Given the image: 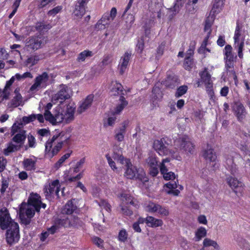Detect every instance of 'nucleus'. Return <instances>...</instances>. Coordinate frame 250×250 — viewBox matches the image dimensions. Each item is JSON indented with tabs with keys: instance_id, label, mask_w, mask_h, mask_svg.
I'll return each mask as SVG.
<instances>
[{
	"instance_id": "f257e3e1",
	"label": "nucleus",
	"mask_w": 250,
	"mask_h": 250,
	"mask_svg": "<svg viewBox=\"0 0 250 250\" xmlns=\"http://www.w3.org/2000/svg\"><path fill=\"white\" fill-rule=\"evenodd\" d=\"M0 228L2 230L8 229L6 241L9 244L11 245L19 240V225L11 219L8 210L5 207L0 210Z\"/></svg>"
},
{
	"instance_id": "f03ea898",
	"label": "nucleus",
	"mask_w": 250,
	"mask_h": 250,
	"mask_svg": "<svg viewBox=\"0 0 250 250\" xmlns=\"http://www.w3.org/2000/svg\"><path fill=\"white\" fill-rule=\"evenodd\" d=\"M41 203V197L37 193H32L28 198V203H22L19 209V215L22 223L25 225L31 222V218L35 211H39V204Z\"/></svg>"
},
{
	"instance_id": "7ed1b4c3",
	"label": "nucleus",
	"mask_w": 250,
	"mask_h": 250,
	"mask_svg": "<svg viewBox=\"0 0 250 250\" xmlns=\"http://www.w3.org/2000/svg\"><path fill=\"white\" fill-rule=\"evenodd\" d=\"M25 132L26 131L24 130H20L19 132L13 137L12 140L17 144H14L12 142L9 143L8 147L3 150V153L5 155L8 156L10 153L21 149L26 137Z\"/></svg>"
},
{
	"instance_id": "20e7f679",
	"label": "nucleus",
	"mask_w": 250,
	"mask_h": 250,
	"mask_svg": "<svg viewBox=\"0 0 250 250\" xmlns=\"http://www.w3.org/2000/svg\"><path fill=\"white\" fill-rule=\"evenodd\" d=\"M124 176L129 179H136L143 181L145 177V172L142 168H137L130 163L125 167Z\"/></svg>"
},
{
	"instance_id": "39448f33",
	"label": "nucleus",
	"mask_w": 250,
	"mask_h": 250,
	"mask_svg": "<svg viewBox=\"0 0 250 250\" xmlns=\"http://www.w3.org/2000/svg\"><path fill=\"white\" fill-rule=\"evenodd\" d=\"M46 42L45 37L41 35L32 37L26 42L25 47L28 51L36 50L43 46Z\"/></svg>"
},
{
	"instance_id": "423d86ee",
	"label": "nucleus",
	"mask_w": 250,
	"mask_h": 250,
	"mask_svg": "<svg viewBox=\"0 0 250 250\" xmlns=\"http://www.w3.org/2000/svg\"><path fill=\"white\" fill-rule=\"evenodd\" d=\"M49 81L48 74L44 72L37 76L35 79L34 83L30 87V91H34L38 90L39 88H43L47 86Z\"/></svg>"
},
{
	"instance_id": "0eeeda50",
	"label": "nucleus",
	"mask_w": 250,
	"mask_h": 250,
	"mask_svg": "<svg viewBox=\"0 0 250 250\" xmlns=\"http://www.w3.org/2000/svg\"><path fill=\"white\" fill-rule=\"evenodd\" d=\"M69 89L65 85H61L59 90L57 93L52 97V102L56 103L59 102L60 103L70 98Z\"/></svg>"
},
{
	"instance_id": "6e6552de",
	"label": "nucleus",
	"mask_w": 250,
	"mask_h": 250,
	"mask_svg": "<svg viewBox=\"0 0 250 250\" xmlns=\"http://www.w3.org/2000/svg\"><path fill=\"white\" fill-rule=\"evenodd\" d=\"M59 224L64 227H70L78 228L83 225V222L77 217L70 216L64 219L60 220Z\"/></svg>"
},
{
	"instance_id": "1a4fd4ad",
	"label": "nucleus",
	"mask_w": 250,
	"mask_h": 250,
	"mask_svg": "<svg viewBox=\"0 0 250 250\" xmlns=\"http://www.w3.org/2000/svg\"><path fill=\"white\" fill-rule=\"evenodd\" d=\"M59 181L56 180L53 181L51 183L49 184L48 186H46L44 188V192L46 198H49L54 194L59 197V192L60 191L59 187Z\"/></svg>"
},
{
	"instance_id": "9d476101",
	"label": "nucleus",
	"mask_w": 250,
	"mask_h": 250,
	"mask_svg": "<svg viewBox=\"0 0 250 250\" xmlns=\"http://www.w3.org/2000/svg\"><path fill=\"white\" fill-rule=\"evenodd\" d=\"M165 140L162 138L161 140H156L154 141L153 148L156 150L160 155H168L171 153V151L168 148L167 146L164 144Z\"/></svg>"
},
{
	"instance_id": "9b49d317",
	"label": "nucleus",
	"mask_w": 250,
	"mask_h": 250,
	"mask_svg": "<svg viewBox=\"0 0 250 250\" xmlns=\"http://www.w3.org/2000/svg\"><path fill=\"white\" fill-rule=\"evenodd\" d=\"M201 81L205 83L206 85L207 91L208 94L212 95L213 94V90L212 89V82L211 81V76L207 71V68H205L204 70L200 73Z\"/></svg>"
},
{
	"instance_id": "f8f14e48",
	"label": "nucleus",
	"mask_w": 250,
	"mask_h": 250,
	"mask_svg": "<svg viewBox=\"0 0 250 250\" xmlns=\"http://www.w3.org/2000/svg\"><path fill=\"white\" fill-rule=\"evenodd\" d=\"M162 9L161 5L156 2H151L149 6V12L151 13L150 16L152 19H160L162 17Z\"/></svg>"
},
{
	"instance_id": "ddd939ff",
	"label": "nucleus",
	"mask_w": 250,
	"mask_h": 250,
	"mask_svg": "<svg viewBox=\"0 0 250 250\" xmlns=\"http://www.w3.org/2000/svg\"><path fill=\"white\" fill-rule=\"evenodd\" d=\"M234 114L239 121H241L246 116V111L243 105L240 102H235L233 106Z\"/></svg>"
},
{
	"instance_id": "4468645a",
	"label": "nucleus",
	"mask_w": 250,
	"mask_h": 250,
	"mask_svg": "<svg viewBox=\"0 0 250 250\" xmlns=\"http://www.w3.org/2000/svg\"><path fill=\"white\" fill-rule=\"evenodd\" d=\"M227 181L230 187L236 194L238 192L240 193L242 191L243 184L237 179L229 177L227 179Z\"/></svg>"
},
{
	"instance_id": "2eb2a0df",
	"label": "nucleus",
	"mask_w": 250,
	"mask_h": 250,
	"mask_svg": "<svg viewBox=\"0 0 250 250\" xmlns=\"http://www.w3.org/2000/svg\"><path fill=\"white\" fill-rule=\"evenodd\" d=\"M195 146L188 137H183L181 143V148L187 153L193 154L195 151Z\"/></svg>"
},
{
	"instance_id": "dca6fc26",
	"label": "nucleus",
	"mask_w": 250,
	"mask_h": 250,
	"mask_svg": "<svg viewBox=\"0 0 250 250\" xmlns=\"http://www.w3.org/2000/svg\"><path fill=\"white\" fill-rule=\"evenodd\" d=\"M94 96L93 95H89L85 98L84 101L80 105L77 109V112L81 114L84 112L88 108H89L93 101Z\"/></svg>"
},
{
	"instance_id": "f3484780",
	"label": "nucleus",
	"mask_w": 250,
	"mask_h": 250,
	"mask_svg": "<svg viewBox=\"0 0 250 250\" xmlns=\"http://www.w3.org/2000/svg\"><path fill=\"white\" fill-rule=\"evenodd\" d=\"M131 55V53L125 52L124 56L121 58L118 67L121 75L124 73L128 64Z\"/></svg>"
},
{
	"instance_id": "a211bd4d",
	"label": "nucleus",
	"mask_w": 250,
	"mask_h": 250,
	"mask_svg": "<svg viewBox=\"0 0 250 250\" xmlns=\"http://www.w3.org/2000/svg\"><path fill=\"white\" fill-rule=\"evenodd\" d=\"M178 78L176 75L172 73H170L167 74L165 81V85L168 87L173 88L178 84Z\"/></svg>"
},
{
	"instance_id": "6ab92c4d",
	"label": "nucleus",
	"mask_w": 250,
	"mask_h": 250,
	"mask_svg": "<svg viewBox=\"0 0 250 250\" xmlns=\"http://www.w3.org/2000/svg\"><path fill=\"white\" fill-rule=\"evenodd\" d=\"M46 120L49 121L52 125L61 123L64 121L63 114L56 110L54 114H52Z\"/></svg>"
},
{
	"instance_id": "aec40b11",
	"label": "nucleus",
	"mask_w": 250,
	"mask_h": 250,
	"mask_svg": "<svg viewBox=\"0 0 250 250\" xmlns=\"http://www.w3.org/2000/svg\"><path fill=\"white\" fill-rule=\"evenodd\" d=\"M121 200L122 203L121 205H124L125 206H128L129 204L133 206L137 207L138 204L134 198L130 195L127 194H122L121 195Z\"/></svg>"
},
{
	"instance_id": "412c9836",
	"label": "nucleus",
	"mask_w": 250,
	"mask_h": 250,
	"mask_svg": "<svg viewBox=\"0 0 250 250\" xmlns=\"http://www.w3.org/2000/svg\"><path fill=\"white\" fill-rule=\"evenodd\" d=\"M185 0H176V2L175 3L173 7L168 9L169 13L173 12L172 15H169L170 19H171L173 16H175L180 11V8L183 6Z\"/></svg>"
},
{
	"instance_id": "4be33fe9",
	"label": "nucleus",
	"mask_w": 250,
	"mask_h": 250,
	"mask_svg": "<svg viewBox=\"0 0 250 250\" xmlns=\"http://www.w3.org/2000/svg\"><path fill=\"white\" fill-rule=\"evenodd\" d=\"M146 224L151 227H158L162 226L163 222L161 219L155 218L152 216L146 217Z\"/></svg>"
},
{
	"instance_id": "5701e85b",
	"label": "nucleus",
	"mask_w": 250,
	"mask_h": 250,
	"mask_svg": "<svg viewBox=\"0 0 250 250\" xmlns=\"http://www.w3.org/2000/svg\"><path fill=\"white\" fill-rule=\"evenodd\" d=\"M76 206L73 204L72 201H69L64 206L62 212V214H71L76 210Z\"/></svg>"
},
{
	"instance_id": "b1692460",
	"label": "nucleus",
	"mask_w": 250,
	"mask_h": 250,
	"mask_svg": "<svg viewBox=\"0 0 250 250\" xmlns=\"http://www.w3.org/2000/svg\"><path fill=\"white\" fill-rule=\"evenodd\" d=\"M224 0H215L212 8L210 11V15H214L219 12L221 8L223 6Z\"/></svg>"
},
{
	"instance_id": "393cba45",
	"label": "nucleus",
	"mask_w": 250,
	"mask_h": 250,
	"mask_svg": "<svg viewBox=\"0 0 250 250\" xmlns=\"http://www.w3.org/2000/svg\"><path fill=\"white\" fill-rule=\"evenodd\" d=\"M226 164L228 166V168L230 171L233 175H235L237 173V168L236 165L233 163V159L232 157L230 156L226 159Z\"/></svg>"
},
{
	"instance_id": "a878e982",
	"label": "nucleus",
	"mask_w": 250,
	"mask_h": 250,
	"mask_svg": "<svg viewBox=\"0 0 250 250\" xmlns=\"http://www.w3.org/2000/svg\"><path fill=\"white\" fill-rule=\"evenodd\" d=\"M36 161L30 158L25 159L22 162L23 167L27 170H34L36 169Z\"/></svg>"
},
{
	"instance_id": "bb28decb",
	"label": "nucleus",
	"mask_w": 250,
	"mask_h": 250,
	"mask_svg": "<svg viewBox=\"0 0 250 250\" xmlns=\"http://www.w3.org/2000/svg\"><path fill=\"white\" fill-rule=\"evenodd\" d=\"M119 101H120V104L116 106L114 111V115L120 114L125 107L128 104V102L125 100V97L122 95L120 96Z\"/></svg>"
},
{
	"instance_id": "cd10ccee",
	"label": "nucleus",
	"mask_w": 250,
	"mask_h": 250,
	"mask_svg": "<svg viewBox=\"0 0 250 250\" xmlns=\"http://www.w3.org/2000/svg\"><path fill=\"white\" fill-rule=\"evenodd\" d=\"M40 60L38 55H31L24 62V65L26 66L32 67L36 64Z\"/></svg>"
},
{
	"instance_id": "c85d7f7f",
	"label": "nucleus",
	"mask_w": 250,
	"mask_h": 250,
	"mask_svg": "<svg viewBox=\"0 0 250 250\" xmlns=\"http://www.w3.org/2000/svg\"><path fill=\"white\" fill-rule=\"evenodd\" d=\"M203 156L205 159L210 162H214L216 160L217 156L214 151L211 148H208L204 151Z\"/></svg>"
},
{
	"instance_id": "c756f323",
	"label": "nucleus",
	"mask_w": 250,
	"mask_h": 250,
	"mask_svg": "<svg viewBox=\"0 0 250 250\" xmlns=\"http://www.w3.org/2000/svg\"><path fill=\"white\" fill-rule=\"evenodd\" d=\"M214 15H212L211 16H208L207 18L205 21V24L204 27L205 31L208 32V38L209 37V35L211 34V27L212 24H213L214 18Z\"/></svg>"
},
{
	"instance_id": "7c9ffc66",
	"label": "nucleus",
	"mask_w": 250,
	"mask_h": 250,
	"mask_svg": "<svg viewBox=\"0 0 250 250\" xmlns=\"http://www.w3.org/2000/svg\"><path fill=\"white\" fill-rule=\"evenodd\" d=\"M51 26L49 24H45L43 22H40L36 24L35 28L40 34L43 33L48 30Z\"/></svg>"
},
{
	"instance_id": "2f4dec72",
	"label": "nucleus",
	"mask_w": 250,
	"mask_h": 250,
	"mask_svg": "<svg viewBox=\"0 0 250 250\" xmlns=\"http://www.w3.org/2000/svg\"><path fill=\"white\" fill-rule=\"evenodd\" d=\"M22 104V98L21 95L15 96L9 104L10 107H16Z\"/></svg>"
},
{
	"instance_id": "473e14b6",
	"label": "nucleus",
	"mask_w": 250,
	"mask_h": 250,
	"mask_svg": "<svg viewBox=\"0 0 250 250\" xmlns=\"http://www.w3.org/2000/svg\"><path fill=\"white\" fill-rule=\"evenodd\" d=\"M203 244L204 247L212 246L216 250H220V247L217 244V242L209 238H205L203 241Z\"/></svg>"
},
{
	"instance_id": "72a5a7b5",
	"label": "nucleus",
	"mask_w": 250,
	"mask_h": 250,
	"mask_svg": "<svg viewBox=\"0 0 250 250\" xmlns=\"http://www.w3.org/2000/svg\"><path fill=\"white\" fill-rule=\"evenodd\" d=\"M233 60H226V68L227 70L232 75L234 80L237 79V76L235 71L232 68L233 67Z\"/></svg>"
},
{
	"instance_id": "f704fd0d",
	"label": "nucleus",
	"mask_w": 250,
	"mask_h": 250,
	"mask_svg": "<svg viewBox=\"0 0 250 250\" xmlns=\"http://www.w3.org/2000/svg\"><path fill=\"white\" fill-rule=\"evenodd\" d=\"M232 47L231 45L228 44L225 47V59L228 60H233L234 56L232 53Z\"/></svg>"
},
{
	"instance_id": "c9c22d12",
	"label": "nucleus",
	"mask_w": 250,
	"mask_h": 250,
	"mask_svg": "<svg viewBox=\"0 0 250 250\" xmlns=\"http://www.w3.org/2000/svg\"><path fill=\"white\" fill-rule=\"evenodd\" d=\"M207 235V230L204 227H200L197 230L195 233V236L196 238V241L200 240L202 238Z\"/></svg>"
},
{
	"instance_id": "e433bc0d",
	"label": "nucleus",
	"mask_w": 250,
	"mask_h": 250,
	"mask_svg": "<svg viewBox=\"0 0 250 250\" xmlns=\"http://www.w3.org/2000/svg\"><path fill=\"white\" fill-rule=\"evenodd\" d=\"M123 86L119 83H116L111 89V92L114 95H122L123 93Z\"/></svg>"
},
{
	"instance_id": "4c0bfd02",
	"label": "nucleus",
	"mask_w": 250,
	"mask_h": 250,
	"mask_svg": "<svg viewBox=\"0 0 250 250\" xmlns=\"http://www.w3.org/2000/svg\"><path fill=\"white\" fill-rule=\"evenodd\" d=\"M169 162V160L168 158L164 159L163 160L162 163L160 166V170L162 175L169 170V168L168 167Z\"/></svg>"
},
{
	"instance_id": "58836bf2",
	"label": "nucleus",
	"mask_w": 250,
	"mask_h": 250,
	"mask_svg": "<svg viewBox=\"0 0 250 250\" xmlns=\"http://www.w3.org/2000/svg\"><path fill=\"white\" fill-rule=\"evenodd\" d=\"M92 52L89 50H84L81 52L77 58V61L79 62H83L86 57H91Z\"/></svg>"
},
{
	"instance_id": "ea45409f",
	"label": "nucleus",
	"mask_w": 250,
	"mask_h": 250,
	"mask_svg": "<svg viewBox=\"0 0 250 250\" xmlns=\"http://www.w3.org/2000/svg\"><path fill=\"white\" fill-rule=\"evenodd\" d=\"M85 13V7L76 4L75 9L74 11L75 16L78 18L82 17Z\"/></svg>"
},
{
	"instance_id": "a19ab883",
	"label": "nucleus",
	"mask_w": 250,
	"mask_h": 250,
	"mask_svg": "<svg viewBox=\"0 0 250 250\" xmlns=\"http://www.w3.org/2000/svg\"><path fill=\"white\" fill-rule=\"evenodd\" d=\"M188 90V86L182 85L178 87L175 93V96L177 98L180 97L185 94Z\"/></svg>"
},
{
	"instance_id": "79ce46f5",
	"label": "nucleus",
	"mask_w": 250,
	"mask_h": 250,
	"mask_svg": "<svg viewBox=\"0 0 250 250\" xmlns=\"http://www.w3.org/2000/svg\"><path fill=\"white\" fill-rule=\"evenodd\" d=\"M179 189L182 190L183 189V188L182 186L179 185ZM178 187V185L176 183V182L174 181H171L168 182V183L166 184L164 186V188H167L169 189L168 190H173L174 189H176Z\"/></svg>"
},
{
	"instance_id": "37998d69",
	"label": "nucleus",
	"mask_w": 250,
	"mask_h": 250,
	"mask_svg": "<svg viewBox=\"0 0 250 250\" xmlns=\"http://www.w3.org/2000/svg\"><path fill=\"white\" fill-rule=\"evenodd\" d=\"M146 162L149 167L158 165V162L156 157L152 155L149 156L148 158L146 159Z\"/></svg>"
},
{
	"instance_id": "c03bdc74",
	"label": "nucleus",
	"mask_w": 250,
	"mask_h": 250,
	"mask_svg": "<svg viewBox=\"0 0 250 250\" xmlns=\"http://www.w3.org/2000/svg\"><path fill=\"white\" fill-rule=\"evenodd\" d=\"M121 207V211L123 214L125 216H130L133 214V211L129 206H125L124 205H120Z\"/></svg>"
},
{
	"instance_id": "a18cd8bd",
	"label": "nucleus",
	"mask_w": 250,
	"mask_h": 250,
	"mask_svg": "<svg viewBox=\"0 0 250 250\" xmlns=\"http://www.w3.org/2000/svg\"><path fill=\"white\" fill-rule=\"evenodd\" d=\"M192 65L193 63L191 58L189 56L186 57L184 62V67L185 68L189 70L192 67Z\"/></svg>"
},
{
	"instance_id": "49530a36",
	"label": "nucleus",
	"mask_w": 250,
	"mask_h": 250,
	"mask_svg": "<svg viewBox=\"0 0 250 250\" xmlns=\"http://www.w3.org/2000/svg\"><path fill=\"white\" fill-rule=\"evenodd\" d=\"M153 97L155 99L160 100L162 98V93L158 87H154L152 89Z\"/></svg>"
},
{
	"instance_id": "de8ad7c7",
	"label": "nucleus",
	"mask_w": 250,
	"mask_h": 250,
	"mask_svg": "<svg viewBox=\"0 0 250 250\" xmlns=\"http://www.w3.org/2000/svg\"><path fill=\"white\" fill-rule=\"evenodd\" d=\"M106 158L107 160L108 163L111 168L115 172H118V168L116 166V164L115 162L112 160V159L109 156V155H106Z\"/></svg>"
},
{
	"instance_id": "09e8293b",
	"label": "nucleus",
	"mask_w": 250,
	"mask_h": 250,
	"mask_svg": "<svg viewBox=\"0 0 250 250\" xmlns=\"http://www.w3.org/2000/svg\"><path fill=\"white\" fill-rule=\"evenodd\" d=\"M159 205L154 203H149L146 206L147 210L151 212H157Z\"/></svg>"
},
{
	"instance_id": "8fccbe9b",
	"label": "nucleus",
	"mask_w": 250,
	"mask_h": 250,
	"mask_svg": "<svg viewBox=\"0 0 250 250\" xmlns=\"http://www.w3.org/2000/svg\"><path fill=\"white\" fill-rule=\"evenodd\" d=\"M15 77L17 80H21V79H25L27 78H32L33 75L30 72H26L22 75L20 74H16L15 75Z\"/></svg>"
},
{
	"instance_id": "3c124183",
	"label": "nucleus",
	"mask_w": 250,
	"mask_h": 250,
	"mask_svg": "<svg viewBox=\"0 0 250 250\" xmlns=\"http://www.w3.org/2000/svg\"><path fill=\"white\" fill-rule=\"evenodd\" d=\"M157 212L163 216H167L169 215L168 210L160 205H159Z\"/></svg>"
},
{
	"instance_id": "603ef678",
	"label": "nucleus",
	"mask_w": 250,
	"mask_h": 250,
	"mask_svg": "<svg viewBox=\"0 0 250 250\" xmlns=\"http://www.w3.org/2000/svg\"><path fill=\"white\" fill-rule=\"evenodd\" d=\"M52 104L51 103H48L44 108V116L45 119H48V117L51 115L52 113L49 110L51 108Z\"/></svg>"
},
{
	"instance_id": "864d4df0",
	"label": "nucleus",
	"mask_w": 250,
	"mask_h": 250,
	"mask_svg": "<svg viewBox=\"0 0 250 250\" xmlns=\"http://www.w3.org/2000/svg\"><path fill=\"white\" fill-rule=\"evenodd\" d=\"M62 9V6H58L53 9L49 10L48 12V15L50 16H55L57 14L60 12Z\"/></svg>"
},
{
	"instance_id": "5fc2aeb1",
	"label": "nucleus",
	"mask_w": 250,
	"mask_h": 250,
	"mask_svg": "<svg viewBox=\"0 0 250 250\" xmlns=\"http://www.w3.org/2000/svg\"><path fill=\"white\" fill-rule=\"evenodd\" d=\"M127 238V234L125 229H122L119 233L118 238L121 242H125Z\"/></svg>"
},
{
	"instance_id": "6e6d98bb",
	"label": "nucleus",
	"mask_w": 250,
	"mask_h": 250,
	"mask_svg": "<svg viewBox=\"0 0 250 250\" xmlns=\"http://www.w3.org/2000/svg\"><path fill=\"white\" fill-rule=\"evenodd\" d=\"M36 119V114H32L29 116H24L22 117V122H24L25 124H28L31 122L34 121Z\"/></svg>"
},
{
	"instance_id": "4d7b16f0",
	"label": "nucleus",
	"mask_w": 250,
	"mask_h": 250,
	"mask_svg": "<svg viewBox=\"0 0 250 250\" xmlns=\"http://www.w3.org/2000/svg\"><path fill=\"white\" fill-rule=\"evenodd\" d=\"M164 178L166 180H172L175 179V174L168 170L163 174Z\"/></svg>"
},
{
	"instance_id": "13d9d810",
	"label": "nucleus",
	"mask_w": 250,
	"mask_h": 250,
	"mask_svg": "<svg viewBox=\"0 0 250 250\" xmlns=\"http://www.w3.org/2000/svg\"><path fill=\"white\" fill-rule=\"evenodd\" d=\"M10 94V89L5 88L3 90L0 89V95L2 97L3 99H8Z\"/></svg>"
},
{
	"instance_id": "bf43d9fd",
	"label": "nucleus",
	"mask_w": 250,
	"mask_h": 250,
	"mask_svg": "<svg viewBox=\"0 0 250 250\" xmlns=\"http://www.w3.org/2000/svg\"><path fill=\"white\" fill-rule=\"evenodd\" d=\"M117 162L124 166L125 167L131 163L130 159L125 158L123 155L119 158Z\"/></svg>"
},
{
	"instance_id": "052dcab7",
	"label": "nucleus",
	"mask_w": 250,
	"mask_h": 250,
	"mask_svg": "<svg viewBox=\"0 0 250 250\" xmlns=\"http://www.w3.org/2000/svg\"><path fill=\"white\" fill-rule=\"evenodd\" d=\"M108 24V22H103L101 20H100L95 25V28L98 30H103L105 29L106 26Z\"/></svg>"
},
{
	"instance_id": "680f3d73",
	"label": "nucleus",
	"mask_w": 250,
	"mask_h": 250,
	"mask_svg": "<svg viewBox=\"0 0 250 250\" xmlns=\"http://www.w3.org/2000/svg\"><path fill=\"white\" fill-rule=\"evenodd\" d=\"M21 1V0H15V2L14 3V4L13 5V11L12 12V13L9 16V18H12V17L16 13V11L17 10V9H18V8L19 7V6L20 5Z\"/></svg>"
},
{
	"instance_id": "e2e57ef3",
	"label": "nucleus",
	"mask_w": 250,
	"mask_h": 250,
	"mask_svg": "<svg viewBox=\"0 0 250 250\" xmlns=\"http://www.w3.org/2000/svg\"><path fill=\"white\" fill-rule=\"evenodd\" d=\"M63 142L61 141L57 144V145L52 150V156L56 155L58 152L62 148Z\"/></svg>"
},
{
	"instance_id": "0e129e2a",
	"label": "nucleus",
	"mask_w": 250,
	"mask_h": 250,
	"mask_svg": "<svg viewBox=\"0 0 250 250\" xmlns=\"http://www.w3.org/2000/svg\"><path fill=\"white\" fill-rule=\"evenodd\" d=\"M165 47V43L162 42L158 47L157 50V56L156 57H161L164 52V50Z\"/></svg>"
},
{
	"instance_id": "69168bd1",
	"label": "nucleus",
	"mask_w": 250,
	"mask_h": 250,
	"mask_svg": "<svg viewBox=\"0 0 250 250\" xmlns=\"http://www.w3.org/2000/svg\"><path fill=\"white\" fill-rule=\"evenodd\" d=\"M149 170V173L152 176H156L159 172L158 165L154 167H150Z\"/></svg>"
},
{
	"instance_id": "338daca9",
	"label": "nucleus",
	"mask_w": 250,
	"mask_h": 250,
	"mask_svg": "<svg viewBox=\"0 0 250 250\" xmlns=\"http://www.w3.org/2000/svg\"><path fill=\"white\" fill-rule=\"evenodd\" d=\"M27 139L29 146L30 147H34L35 144V139L34 137L31 134H29L28 135Z\"/></svg>"
},
{
	"instance_id": "774afa93",
	"label": "nucleus",
	"mask_w": 250,
	"mask_h": 250,
	"mask_svg": "<svg viewBox=\"0 0 250 250\" xmlns=\"http://www.w3.org/2000/svg\"><path fill=\"white\" fill-rule=\"evenodd\" d=\"M64 116V121L66 123H70L72 121L74 120V117L73 115H71L70 114L67 113L66 112H64V114H63Z\"/></svg>"
}]
</instances>
